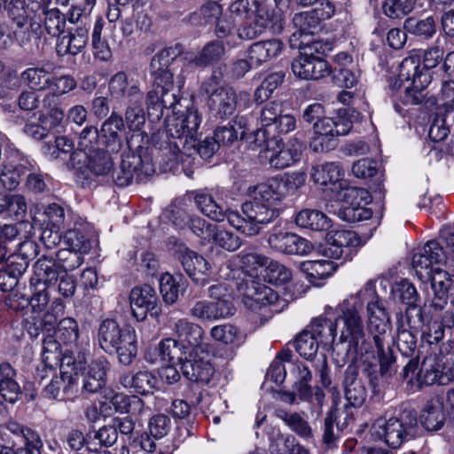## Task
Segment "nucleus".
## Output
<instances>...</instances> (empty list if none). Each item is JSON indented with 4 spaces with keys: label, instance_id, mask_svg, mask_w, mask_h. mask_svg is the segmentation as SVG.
<instances>
[{
    "label": "nucleus",
    "instance_id": "1a4fd4ad",
    "mask_svg": "<svg viewBox=\"0 0 454 454\" xmlns=\"http://www.w3.org/2000/svg\"><path fill=\"white\" fill-rule=\"evenodd\" d=\"M85 363V353H78V365H75V361L71 356L64 357L59 365L60 376L53 377L45 386L43 396L49 399H71L78 390L79 372L84 369Z\"/></svg>",
    "mask_w": 454,
    "mask_h": 454
},
{
    "label": "nucleus",
    "instance_id": "ddd939ff",
    "mask_svg": "<svg viewBox=\"0 0 454 454\" xmlns=\"http://www.w3.org/2000/svg\"><path fill=\"white\" fill-rule=\"evenodd\" d=\"M71 165L78 176L81 174L83 179L90 180L92 176H107L113 169L114 162L106 151L97 149L90 153L72 154Z\"/></svg>",
    "mask_w": 454,
    "mask_h": 454
},
{
    "label": "nucleus",
    "instance_id": "4468645a",
    "mask_svg": "<svg viewBox=\"0 0 454 454\" xmlns=\"http://www.w3.org/2000/svg\"><path fill=\"white\" fill-rule=\"evenodd\" d=\"M219 79L212 75L201 85V90L208 94L207 105L210 111L220 118L231 115L237 107V95L231 87H217Z\"/></svg>",
    "mask_w": 454,
    "mask_h": 454
},
{
    "label": "nucleus",
    "instance_id": "c756f323",
    "mask_svg": "<svg viewBox=\"0 0 454 454\" xmlns=\"http://www.w3.org/2000/svg\"><path fill=\"white\" fill-rule=\"evenodd\" d=\"M420 423L427 431H438L445 423L446 414L443 406V398L435 396L430 399L424 406L419 416Z\"/></svg>",
    "mask_w": 454,
    "mask_h": 454
},
{
    "label": "nucleus",
    "instance_id": "37998d69",
    "mask_svg": "<svg viewBox=\"0 0 454 454\" xmlns=\"http://www.w3.org/2000/svg\"><path fill=\"white\" fill-rule=\"evenodd\" d=\"M29 170V164L4 162L0 166V183L7 190L15 189L20 183L21 177Z\"/></svg>",
    "mask_w": 454,
    "mask_h": 454
},
{
    "label": "nucleus",
    "instance_id": "2eb2a0df",
    "mask_svg": "<svg viewBox=\"0 0 454 454\" xmlns=\"http://www.w3.org/2000/svg\"><path fill=\"white\" fill-rule=\"evenodd\" d=\"M444 257L443 249L436 241H427L412 257V266L418 278L427 281L433 278L434 272H442V262Z\"/></svg>",
    "mask_w": 454,
    "mask_h": 454
},
{
    "label": "nucleus",
    "instance_id": "4c0bfd02",
    "mask_svg": "<svg viewBox=\"0 0 454 454\" xmlns=\"http://www.w3.org/2000/svg\"><path fill=\"white\" fill-rule=\"evenodd\" d=\"M183 52V46L176 43L173 46L160 50L153 56L151 60L152 75L157 76L160 74L168 73L173 80V74L168 69V66Z\"/></svg>",
    "mask_w": 454,
    "mask_h": 454
},
{
    "label": "nucleus",
    "instance_id": "423d86ee",
    "mask_svg": "<svg viewBox=\"0 0 454 454\" xmlns=\"http://www.w3.org/2000/svg\"><path fill=\"white\" fill-rule=\"evenodd\" d=\"M344 169L338 162H325L316 165L311 169V178L317 187L327 197L333 200L348 198H364L367 191L356 187H348L344 179Z\"/></svg>",
    "mask_w": 454,
    "mask_h": 454
},
{
    "label": "nucleus",
    "instance_id": "72a5a7b5",
    "mask_svg": "<svg viewBox=\"0 0 454 454\" xmlns=\"http://www.w3.org/2000/svg\"><path fill=\"white\" fill-rule=\"evenodd\" d=\"M16 372L10 364H0V395L10 403L20 400L22 394L20 385L14 380Z\"/></svg>",
    "mask_w": 454,
    "mask_h": 454
},
{
    "label": "nucleus",
    "instance_id": "2f4dec72",
    "mask_svg": "<svg viewBox=\"0 0 454 454\" xmlns=\"http://www.w3.org/2000/svg\"><path fill=\"white\" fill-rule=\"evenodd\" d=\"M59 270L54 258L43 255L34 264V275L30 278V285L48 287L58 279Z\"/></svg>",
    "mask_w": 454,
    "mask_h": 454
},
{
    "label": "nucleus",
    "instance_id": "a19ab883",
    "mask_svg": "<svg viewBox=\"0 0 454 454\" xmlns=\"http://www.w3.org/2000/svg\"><path fill=\"white\" fill-rule=\"evenodd\" d=\"M156 382L157 379L147 371L138 372L134 375L123 374L120 378V383L124 387H133L141 395L150 393L155 387Z\"/></svg>",
    "mask_w": 454,
    "mask_h": 454
},
{
    "label": "nucleus",
    "instance_id": "6ab92c4d",
    "mask_svg": "<svg viewBox=\"0 0 454 454\" xmlns=\"http://www.w3.org/2000/svg\"><path fill=\"white\" fill-rule=\"evenodd\" d=\"M291 68L294 74L302 80H319L332 73L326 60L306 51L294 59Z\"/></svg>",
    "mask_w": 454,
    "mask_h": 454
},
{
    "label": "nucleus",
    "instance_id": "9b49d317",
    "mask_svg": "<svg viewBox=\"0 0 454 454\" xmlns=\"http://www.w3.org/2000/svg\"><path fill=\"white\" fill-rule=\"evenodd\" d=\"M152 89L147 92L148 114L154 119L163 116L164 109H175L180 101L179 90L168 73L153 76Z\"/></svg>",
    "mask_w": 454,
    "mask_h": 454
},
{
    "label": "nucleus",
    "instance_id": "a211bd4d",
    "mask_svg": "<svg viewBox=\"0 0 454 454\" xmlns=\"http://www.w3.org/2000/svg\"><path fill=\"white\" fill-rule=\"evenodd\" d=\"M333 406L327 413L324 422V442L331 446L338 439L340 433L343 431L352 420V415L349 407L344 404L339 407L340 397L339 395L333 394Z\"/></svg>",
    "mask_w": 454,
    "mask_h": 454
},
{
    "label": "nucleus",
    "instance_id": "de8ad7c7",
    "mask_svg": "<svg viewBox=\"0 0 454 454\" xmlns=\"http://www.w3.org/2000/svg\"><path fill=\"white\" fill-rule=\"evenodd\" d=\"M436 23L437 18L432 15L422 20L411 17L404 20L403 28L416 36L429 39L433 37L436 32Z\"/></svg>",
    "mask_w": 454,
    "mask_h": 454
},
{
    "label": "nucleus",
    "instance_id": "052dcab7",
    "mask_svg": "<svg viewBox=\"0 0 454 454\" xmlns=\"http://www.w3.org/2000/svg\"><path fill=\"white\" fill-rule=\"evenodd\" d=\"M454 121V117L449 114L439 112L434 116L430 126L428 136L434 142H441L444 140L450 133V121Z\"/></svg>",
    "mask_w": 454,
    "mask_h": 454
},
{
    "label": "nucleus",
    "instance_id": "680f3d73",
    "mask_svg": "<svg viewBox=\"0 0 454 454\" xmlns=\"http://www.w3.org/2000/svg\"><path fill=\"white\" fill-rule=\"evenodd\" d=\"M78 250L64 248L57 252V263L60 270L64 272L72 271L80 267L83 262V254Z\"/></svg>",
    "mask_w": 454,
    "mask_h": 454
},
{
    "label": "nucleus",
    "instance_id": "bf43d9fd",
    "mask_svg": "<svg viewBox=\"0 0 454 454\" xmlns=\"http://www.w3.org/2000/svg\"><path fill=\"white\" fill-rule=\"evenodd\" d=\"M391 293L395 299L410 306L416 307L418 301V292L412 283L407 279H401L392 286Z\"/></svg>",
    "mask_w": 454,
    "mask_h": 454
},
{
    "label": "nucleus",
    "instance_id": "b1692460",
    "mask_svg": "<svg viewBox=\"0 0 454 454\" xmlns=\"http://www.w3.org/2000/svg\"><path fill=\"white\" fill-rule=\"evenodd\" d=\"M268 243L272 249L286 254L306 255L313 249L309 240L287 231L270 235Z\"/></svg>",
    "mask_w": 454,
    "mask_h": 454
},
{
    "label": "nucleus",
    "instance_id": "774afa93",
    "mask_svg": "<svg viewBox=\"0 0 454 454\" xmlns=\"http://www.w3.org/2000/svg\"><path fill=\"white\" fill-rule=\"evenodd\" d=\"M285 74L283 72H276L269 74L256 89L254 92V99L262 102L269 98L272 92L283 82Z\"/></svg>",
    "mask_w": 454,
    "mask_h": 454
},
{
    "label": "nucleus",
    "instance_id": "864d4df0",
    "mask_svg": "<svg viewBox=\"0 0 454 454\" xmlns=\"http://www.w3.org/2000/svg\"><path fill=\"white\" fill-rule=\"evenodd\" d=\"M72 342H43V356L44 361L54 360L62 364V360L66 356H71L78 365V356H75L74 351L68 348V344Z\"/></svg>",
    "mask_w": 454,
    "mask_h": 454
},
{
    "label": "nucleus",
    "instance_id": "7c9ffc66",
    "mask_svg": "<svg viewBox=\"0 0 454 454\" xmlns=\"http://www.w3.org/2000/svg\"><path fill=\"white\" fill-rule=\"evenodd\" d=\"M89 27H79L74 32L60 35L56 43V52L59 56L67 54L77 55L88 43Z\"/></svg>",
    "mask_w": 454,
    "mask_h": 454
},
{
    "label": "nucleus",
    "instance_id": "69168bd1",
    "mask_svg": "<svg viewBox=\"0 0 454 454\" xmlns=\"http://www.w3.org/2000/svg\"><path fill=\"white\" fill-rule=\"evenodd\" d=\"M293 23L301 35L314 34L319 27L320 19L316 11L296 13L293 18Z\"/></svg>",
    "mask_w": 454,
    "mask_h": 454
},
{
    "label": "nucleus",
    "instance_id": "5fc2aeb1",
    "mask_svg": "<svg viewBox=\"0 0 454 454\" xmlns=\"http://www.w3.org/2000/svg\"><path fill=\"white\" fill-rule=\"evenodd\" d=\"M292 276L291 270L284 264L277 261H270L266 264L263 278L270 284L282 286L288 283L292 279Z\"/></svg>",
    "mask_w": 454,
    "mask_h": 454
},
{
    "label": "nucleus",
    "instance_id": "e2e57ef3",
    "mask_svg": "<svg viewBox=\"0 0 454 454\" xmlns=\"http://www.w3.org/2000/svg\"><path fill=\"white\" fill-rule=\"evenodd\" d=\"M44 13V27L51 36L59 37L66 27L67 20L58 8L47 9Z\"/></svg>",
    "mask_w": 454,
    "mask_h": 454
},
{
    "label": "nucleus",
    "instance_id": "412c9836",
    "mask_svg": "<svg viewBox=\"0 0 454 454\" xmlns=\"http://www.w3.org/2000/svg\"><path fill=\"white\" fill-rule=\"evenodd\" d=\"M124 121L119 114L113 111L103 121L99 129L100 145L107 152L117 153L124 145Z\"/></svg>",
    "mask_w": 454,
    "mask_h": 454
},
{
    "label": "nucleus",
    "instance_id": "6e6d98bb",
    "mask_svg": "<svg viewBox=\"0 0 454 454\" xmlns=\"http://www.w3.org/2000/svg\"><path fill=\"white\" fill-rule=\"evenodd\" d=\"M421 0H385L383 12L390 19H402L411 13Z\"/></svg>",
    "mask_w": 454,
    "mask_h": 454
},
{
    "label": "nucleus",
    "instance_id": "cd10ccee",
    "mask_svg": "<svg viewBox=\"0 0 454 454\" xmlns=\"http://www.w3.org/2000/svg\"><path fill=\"white\" fill-rule=\"evenodd\" d=\"M181 264L186 274L198 285L204 286L210 270L208 262L196 252L185 249L180 255Z\"/></svg>",
    "mask_w": 454,
    "mask_h": 454
},
{
    "label": "nucleus",
    "instance_id": "09e8293b",
    "mask_svg": "<svg viewBox=\"0 0 454 454\" xmlns=\"http://www.w3.org/2000/svg\"><path fill=\"white\" fill-rule=\"evenodd\" d=\"M20 82H23L29 89L34 90H45L51 82V74L43 67H28L19 76Z\"/></svg>",
    "mask_w": 454,
    "mask_h": 454
},
{
    "label": "nucleus",
    "instance_id": "f03ea898",
    "mask_svg": "<svg viewBox=\"0 0 454 454\" xmlns=\"http://www.w3.org/2000/svg\"><path fill=\"white\" fill-rule=\"evenodd\" d=\"M247 194L248 200L242 205L243 215L231 212L228 223L247 237H253L279 215L277 206L285 198L275 178L249 186Z\"/></svg>",
    "mask_w": 454,
    "mask_h": 454
},
{
    "label": "nucleus",
    "instance_id": "0e129e2a",
    "mask_svg": "<svg viewBox=\"0 0 454 454\" xmlns=\"http://www.w3.org/2000/svg\"><path fill=\"white\" fill-rule=\"evenodd\" d=\"M211 241L229 252H234L241 247V240L239 236L226 230L219 229L217 226H215L210 237Z\"/></svg>",
    "mask_w": 454,
    "mask_h": 454
},
{
    "label": "nucleus",
    "instance_id": "e433bc0d",
    "mask_svg": "<svg viewBox=\"0 0 454 454\" xmlns=\"http://www.w3.org/2000/svg\"><path fill=\"white\" fill-rule=\"evenodd\" d=\"M295 223L314 231H324L330 228L331 221L325 214L317 209L305 208L298 212Z\"/></svg>",
    "mask_w": 454,
    "mask_h": 454
},
{
    "label": "nucleus",
    "instance_id": "4be33fe9",
    "mask_svg": "<svg viewBox=\"0 0 454 454\" xmlns=\"http://www.w3.org/2000/svg\"><path fill=\"white\" fill-rule=\"evenodd\" d=\"M108 90L112 98L128 102H140L144 93L137 80L129 77L125 72L114 74L108 82Z\"/></svg>",
    "mask_w": 454,
    "mask_h": 454
},
{
    "label": "nucleus",
    "instance_id": "aec40b11",
    "mask_svg": "<svg viewBox=\"0 0 454 454\" xmlns=\"http://www.w3.org/2000/svg\"><path fill=\"white\" fill-rule=\"evenodd\" d=\"M360 239L353 231H337L327 239L324 254L331 259L348 261L352 258Z\"/></svg>",
    "mask_w": 454,
    "mask_h": 454
},
{
    "label": "nucleus",
    "instance_id": "f8f14e48",
    "mask_svg": "<svg viewBox=\"0 0 454 454\" xmlns=\"http://www.w3.org/2000/svg\"><path fill=\"white\" fill-rule=\"evenodd\" d=\"M255 149H260L261 153H264V158L271 167L285 168L300 160L304 145L297 137L289 139L284 145L282 139L273 134L270 139L265 144H262L261 147H255Z\"/></svg>",
    "mask_w": 454,
    "mask_h": 454
},
{
    "label": "nucleus",
    "instance_id": "bb28decb",
    "mask_svg": "<svg viewBox=\"0 0 454 454\" xmlns=\"http://www.w3.org/2000/svg\"><path fill=\"white\" fill-rule=\"evenodd\" d=\"M225 53L224 43L222 41L213 40L207 43L197 54L186 52L184 59L188 64L197 67H207L220 62Z\"/></svg>",
    "mask_w": 454,
    "mask_h": 454
},
{
    "label": "nucleus",
    "instance_id": "79ce46f5",
    "mask_svg": "<svg viewBox=\"0 0 454 454\" xmlns=\"http://www.w3.org/2000/svg\"><path fill=\"white\" fill-rule=\"evenodd\" d=\"M336 268L337 264L325 259L306 261L301 264V270L308 275L309 281L314 284L317 280L332 276Z\"/></svg>",
    "mask_w": 454,
    "mask_h": 454
},
{
    "label": "nucleus",
    "instance_id": "dca6fc26",
    "mask_svg": "<svg viewBox=\"0 0 454 454\" xmlns=\"http://www.w3.org/2000/svg\"><path fill=\"white\" fill-rule=\"evenodd\" d=\"M419 385H447L454 380V363L435 355L425 356L417 372Z\"/></svg>",
    "mask_w": 454,
    "mask_h": 454
},
{
    "label": "nucleus",
    "instance_id": "7ed1b4c3",
    "mask_svg": "<svg viewBox=\"0 0 454 454\" xmlns=\"http://www.w3.org/2000/svg\"><path fill=\"white\" fill-rule=\"evenodd\" d=\"M440 342H434L435 345ZM350 342L349 348H354L360 350L362 356H364V362L371 357H374L375 352L378 355L380 370L376 366L369 365L364 372L368 378L370 386L374 393L380 391V387L386 383L387 380L395 373L393 365L395 362V352L398 349L404 356H411V359L403 368V377L408 378L410 373L415 372L418 368L419 359L428 350V348L434 342Z\"/></svg>",
    "mask_w": 454,
    "mask_h": 454
},
{
    "label": "nucleus",
    "instance_id": "a878e982",
    "mask_svg": "<svg viewBox=\"0 0 454 454\" xmlns=\"http://www.w3.org/2000/svg\"><path fill=\"white\" fill-rule=\"evenodd\" d=\"M217 190L201 189L194 192V200L200 212L215 222H223L228 219L227 212L223 205L216 200Z\"/></svg>",
    "mask_w": 454,
    "mask_h": 454
},
{
    "label": "nucleus",
    "instance_id": "338daca9",
    "mask_svg": "<svg viewBox=\"0 0 454 454\" xmlns=\"http://www.w3.org/2000/svg\"><path fill=\"white\" fill-rule=\"evenodd\" d=\"M239 257L242 270L249 276L255 275L257 270L266 266L268 262L266 256L252 251H242Z\"/></svg>",
    "mask_w": 454,
    "mask_h": 454
},
{
    "label": "nucleus",
    "instance_id": "3c124183",
    "mask_svg": "<svg viewBox=\"0 0 454 454\" xmlns=\"http://www.w3.org/2000/svg\"><path fill=\"white\" fill-rule=\"evenodd\" d=\"M247 297L262 307H276L278 301V296L274 290L263 284L254 282L247 287Z\"/></svg>",
    "mask_w": 454,
    "mask_h": 454
},
{
    "label": "nucleus",
    "instance_id": "5701e85b",
    "mask_svg": "<svg viewBox=\"0 0 454 454\" xmlns=\"http://www.w3.org/2000/svg\"><path fill=\"white\" fill-rule=\"evenodd\" d=\"M129 302L132 315L137 321H143L149 312L158 313V296L155 289L149 285L134 287L130 292Z\"/></svg>",
    "mask_w": 454,
    "mask_h": 454
},
{
    "label": "nucleus",
    "instance_id": "f257e3e1",
    "mask_svg": "<svg viewBox=\"0 0 454 454\" xmlns=\"http://www.w3.org/2000/svg\"><path fill=\"white\" fill-rule=\"evenodd\" d=\"M367 302L368 331L373 340H381L390 330L389 317L375 290V280H368L356 296L345 300L338 307L334 319L325 315L313 317L299 332L294 340H359L364 337L358 306Z\"/></svg>",
    "mask_w": 454,
    "mask_h": 454
},
{
    "label": "nucleus",
    "instance_id": "4d7b16f0",
    "mask_svg": "<svg viewBox=\"0 0 454 454\" xmlns=\"http://www.w3.org/2000/svg\"><path fill=\"white\" fill-rule=\"evenodd\" d=\"M284 198L294 194L305 185L307 174L304 171H294L286 174L281 178H275Z\"/></svg>",
    "mask_w": 454,
    "mask_h": 454
},
{
    "label": "nucleus",
    "instance_id": "c9c22d12",
    "mask_svg": "<svg viewBox=\"0 0 454 454\" xmlns=\"http://www.w3.org/2000/svg\"><path fill=\"white\" fill-rule=\"evenodd\" d=\"M184 344L185 342H159L153 346H150L145 354V359L151 363L154 364L160 360L162 361H175L177 359H181L179 356L182 348H184Z\"/></svg>",
    "mask_w": 454,
    "mask_h": 454
},
{
    "label": "nucleus",
    "instance_id": "ea45409f",
    "mask_svg": "<svg viewBox=\"0 0 454 454\" xmlns=\"http://www.w3.org/2000/svg\"><path fill=\"white\" fill-rule=\"evenodd\" d=\"M108 363L102 360L93 361L83 380L82 388L89 393H96L106 384Z\"/></svg>",
    "mask_w": 454,
    "mask_h": 454
},
{
    "label": "nucleus",
    "instance_id": "49530a36",
    "mask_svg": "<svg viewBox=\"0 0 454 454\" xmlns=\"http://www.w3.org/2000/svg\"><path fill=\"white\" fill-rule=\"evenodd\" d=\"M253 16L254 17V22L262 32L266 29L277 32L281 28V20L279 16L275 14L273 11L270 10L262 2H257L253 12Z\"/></svg>",
    "mask_w": 454,
    "mask_h": 454
},
{
    "label": "nucleus",
    "instance_id": "58836bf2",
    "mask_svg": "<svg viewBox=\"0 0 454 454\" xmlns=\"http://www.w3.org/2000/svg\"><path fill=\"white\" fill-rule=\"evenodd\" d=\"M246 121L242 117L236 119L233 123L229 122L226 125L217 127L214 133V138L218 145H227L242 139L247 130Z\"/></svg>",
    "mask_w": 454,
    "mask_h": 454
},
{
    "label": "nucleus",
    "instance_id": "393cba45",
    "mask_svg": "<svg viewBox=\"0 0 454 454\" xmlns=\"http://www.w3.org/2000/svg\"><path fill=\"white\" fill-rule=\"evenodd\" d=\"M296 128L295 118L291 114H281L272 126L266 129H257L250 137V147L255 150V147H261L270 137L275 134L278 138L280 135L289 133Z\"/></svg>",
    "mask_w": 454,
    "mask_h": 454
},
{
    "label": "nucleus",
    "instance_id": "603ef678",
    "mask_svg": "<svg viewBox=\"0 0 454 454\" xmlns=\"http://www.w3.org/2000/svg\"><path fill=\"white\" fill-rule=\"evenodd\" d=\"M181 276L175 277L168 272L160 276V292L164 302L168 305L174 304L179 296Z\"/></svg>",
    "mask_w": 454,
    "mask_h": 454
},
{
    "label": "nucleus",
    "instance_id": "13d9d810",
    "mask_svg": "<svg viewBox=\"0 0 454 454\" xmlns=\"http://www.w3.org/2000/svg\"><path fill=\"white\" fill-rule=\"evenodd\" d=\"M344 388L346 399L351 406H359L364 402L366 398L365 388L353 373L346 375Z\"/></svg>",
    "mask_w": 454,
    "mask_h": 454
},
{
    "label": "nucleus",
    "instance_id": "a18cd8bd",
    "mask_svg": "<svg viewBox=\"0 0 454 454\" xmlns=\"http://www.w3.org/2000/svg\"><path fill=\"white\" fill-rule=\"evenodd\" d=\"M103 350L110 355H116L120 364L129 365L137 357L136 342H99Z\"/></svg>",
    "mask_w": 454,
    "mask_h": 454
},
{
    "label": "nucleus",
    "instance_id": "c85d7f7f",
    "mask_svg": "<svg viewBox=\"0 0 454 454\" xmlns=\"http://www.w3.org/2000/svg\"><path fill=\"white\" fill-rule=\"evenodd\" d=\"M284 44L279 39L262 40L251 44L247 49L249 60L256 67L276 59L283 51Z\"/></svg>",
    "mask_w": 454,
    "mask_h": 454
},
{
    "label": "nucleus",
    "instance_id": "39448f33",
    "mask_svg": "<svg viewBox=\"0 0 454 454\" xmlns=\"http://www.w3.org/2000/svg\"><path fill=\"white\" fill-rule=\"evenodd\" d=\"M419 431L417 413L410 410H403L388 419H378L371 427L372 435L392 449L415 439Z\"/></svg>",
    "mask_w": 454,
    "mask_h": 454
},
{
    "label": "nucleus",
    "instance_id": "f704fd0d",
    "mask_svg": "<svg viewBox=\"0 0 454 454\" xmlns=\"http://www.w3.org/2000/svg\"><path fill=\"white\" fill-rule=\"evenodd\" d=\"M352 129V121L340 114L335 117L324 116L318 123L313 125L314 134L328 136H345Z\"/></svg>",
    "mask_w": 454,
    "mask_h": 454
},
{
    "label": "nucleus",
    "instance_id": "0eeeda50",
    "mask_svg": "<svg viewBox=\"0 0 454 454\" xmlns=\"http://www.w3.org/2000/svg\"><path fill=\"white\" fill-rule=\"evenodd\" d=\"M208 342H185L177 359L184 376L192 382L207 384L215 373Z\"/></svg>",
    "mask_w": 454,
    "mask_h": 454
},
{
    "label": "nucleus",
    "instance_id": "c03bdc74",
    "mask_svg": "<svg viewBox=\"0 0 454 454\" xmlns=\"http://www.w3.org/2000/svg\"><path fill=\"white\" fill-rule=\"evenodd\" d=\"M368 193L364 195V198H348V200H344L346 202H348L349 205L345 207L341 212L340 215L343 220L349 223H356L363 220L369 219L372 215L371 211L364 207L369 200Z\"/></svg>",
    "mask_w": 454,
    "mask_h": 454
},
{
    "label": "nucleus",
    "instance_id": "20e7f679",
    "mask_svg": "<svg viewBox=\"0 0 454 454\" xmlns=\"http://www.w3.org/2000/svg\"><path fill=\"white\" fill-rule=\"evenodd\" d=\"M445 40L436 39L434 44L424 52L423 67L419 59L408 57L403 59L398 67V74L392 84L393 90H404L403 101L406 104L418 105L425 98L424 90L431 82L428 69L437 66L444 54Z\"/></svg>",
    "mask_w": 454,
    "mask_h": 454
},
{
    "label": "nucleus",
    "instance_id": "9d476101",
    "mask_svg": "<svg viewBox=\"0 0 454 454\" xmlns=\"http://www.w3.org/2000/svg\"><path fill=\"white\" fill-rule=\"evenodd\" d=\"M129 151L123 153L119 171L113 176L118 186H127L133 181L143 182L154 173L152 158L146 148L138 146L136 152L130 150L129 140L126 141Z\"/></svg>",
    "mask_w": 454,
    "mask_h": 454
},
{
    "label": "nucleus",
    "instance_id": "6e6552de",
    "mask_svg": "<svg viewBox=\"0 0 454 454\" xmlns=\"http://www.w3.org/2000/svg\"><path fill=\"white\" fill-rule=\"evenodd\" d=\"M210 301H198L191 314L200 320H217L234 315L233 290L226 283H217L208 288Z\"/></svg>",
    "mask_w": 454,
    "mask_h": 454
},
{
    "label": "nucleus",
    "instance_id": "473e14b6",
    "mask_svg": "<svg viewBox=\"0 0 454 454\" xmlns=\"http://www.w3.org/2000/svg\"><path fill=\"white\" fill-rule=\"evenodd\" d=\"M46 216L48 225L53 229L55 235L52 243L55 245L59 241L61 235L59 234L61 231H66L72 224V213L66 210L61 205L57 203L49 204L43 212Z\"/></svg>",
    "mask_w": 454,
    "mask_h": 454
},
{
    "label": "nucleus",
    "instance_id": "f3484780",
    "mask_svg": "<svg viewBox=\"0 0 454 454\" xmlns=\"http://www.w3.org/2000/svg\"><path fill=\"white\" fill-rule=\"evenodd\" d=\"M433 297L424 304V313L431 318L442 319L447 330L450 332V327L454 326V314L449 306L448 287L443 281L435 282L432 280Z\"/></svg>",
    "mask_w": 454,
    "mask_h": 454
},
{
    "label": "nucleus",
    "instance_id": "8fccbe9b",
    "mask_svg": "<svg viewBox=\"0 0 454 454\" xmlns=\"http://www.w3.org/2000/svg\"><path fill=\"white\" fill-rule=\"evenodd\" d=\"M43 153L51 160L60 159L67 160L68 158L71 161L72 154L78 153L74 151V143L67 137H58L53 144H45L43 145Z\"/></svg>",
    "mask_w": 454,
    "mask_h": 454
}]
</instances>
